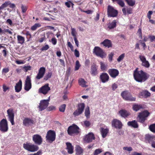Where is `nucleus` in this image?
Returning <instances> with one entry per match:
<instances>
[{
    "label": "nucleus",
    "instance_id": "2",
    "mask_svg": "<svg viewBox=\"0 0 155 155\" xmlns=\"http://www.w3.org/2000/svg\"><path fill=\"white\" fill-rule=\"evenodd\" d=\"M23 147L24 148L31 152H34L37 151L39 149L38 147L36 145L30 143H24Z\"/></svg>",
    "mask_w": 155,
    "mask_h": 155
},
{
    "label": "nucleus",
    "instance_id": "64",
    "mask_svg": "<svg viewBox=\"0 0 155 155\" xmlns=\"http://www.w3.org/2000/svg\"><path fill=\"white\" fill-rule=\"evenodd\" d=\"M152 11H149L147 14V17L148 18L150 19L151 18V15L152 14Z\"/></svg>",
    "mask_w": 155,
    "mask_h": 155
},
{
    "label": "nucleus",
    "instance_id": "15",
    "mask_svg": "<svg viewBox=\"0 0 155 155\" xmlns=\"http://www.w3.org/2000/svg\"><path fill=\"white\" fill-rule=\"evenodd\" d=\"M84 141L87 143L91 142L95 139L94 134L92 133H90L84 136Z\"/></svg>",
    "mask_w": 155,
    "mask_h": 155
},
{
    "label": "nucleus",
    "instance_id": "62",
    "mask_svg": "<svg viewBox=\"0 0 155 155\" xmlns=\"http://www.w3.org/2000/svg\"><path fill=\"white\" fill-rule=\"evenodd\" d=\"M71 4H72V5H73V4L70 1L66 2L65 3V5L68 8H70V7Z\"/></svg>",
    "mask_w": 155,
    "mask_h": 155
},
{
    "label": "nucleus",
    "instance_id": "4",
    "mask_svg": "<svg viewBox=\"0 0 155 155\" xmlns=\"http://www.w3.org/2000/svg\"><path fill=\"white\" fill-rule=\"evenodd\" d=\"M68 132L69 135L73 136L79 133L80 129L76 125L71 126L68 127Z\"/></svg>",
    "mask_w": 155,
    "mask_h": 155
},
{
    "label": "nucleus",
    "instance_id": "47",
    "mask_svg": "<svg viewBox=\"0 0 155 155\" xmlns=\"http://www.w3.org/2000/svg\"><path fill=\"white\" fill-rule=\"evenodd\" d=\"M71 33L72 35L74 37H74H76L77 32L75 29L74 28H71Z\"/></svg>",
    "mask_w": 155,
    "mask_h": 155
},
{
    "label": "nucleus",
    "instance_id": "19",
    "mask_svg": "<svg viewBox=\"0 0 155 155\" xmlns=\"http://www.w3.org/2000/svg\"><path fill=\"white\" fill-rule=\"evenodd\" d=\"M108 73L110 76L113 78H115L118 76L119 74V71L114 69H110L108 70Z\"/></svg>",
    "mask_w": 155,
    "mask_h": 155
},
{
    "label": "nucleus",
    "instance_id": "21",
    "mask_svg": "<svg viewBox=\"0 0 155 155\" xmlns=\"http://www.w3.org/2000/svg\"><path fill=\"white\" fill-rule=\"evenodd\" d=\"M147 138L148 142L151 144L152 147L155 148V137L148 135Z\"/></svg>",
    "mask_w": 155,
    "mask_h": 155
},
{
    "label": "nucleus",
    "instance_id": "34",
    "mask_svg": "<svg viewBox=\"0 0 155 155\" xmlns=\"http://www.w3.org/2000/svg\"><path fill=\"white\" fill-rule=\"evenodd\" d=\"M150 93L147 91H144L141 92L140 94V95L147 97L150 96Z\"/></svg>",
    "mask_w": 155,
    "mask_h": 155
},
{
    "label": "nucleus",
    "instance_id": "27",
    "mask_svg": "<svg viewBox=\"0 0 155 155\" xmlns=\"http://www.w3.org/2000/svg\"><path fill=\"white\" fill-rule=\"evenodd\" d=\"M66 143L68 153L69 154L72 153H73L74 148L71 143L68 142H67Z\"/></svg>",
    "mask_w": 155,
    "mask_h": 155
},
{
    "label": "nucleus",
    "instance_id": "51",
    "mask_svg": "<svg viewBox=\"0 0 155 155\" xmlns=\"http://www.w3.org/2000/svg\"><path fill=\"white\" fill-rule=\"evenodd\" d=\"M47 110L48 111L55 110H56V107L54 106H51L48 107L47 108Z\"/></svg>",
    "mask_w": 155,
    "mask_h": 155
},
{
    "label": "nucleus",
    "instance_id": "9",
    "mask_svg": "<svg viewBox=\"0 0 155 155\" xmlns=\"http://www.w3.org/2000/svg\"><path fill=\"white\" fill-rule=\"evenodd\" d=\"M7 112L8 120L11 122L12 125H14L15 124L14 122L15 114L13 109L12 108H10L7 110Z\"/></svg>",
    "mask_w": 155,
    "mask_h": 155
},
{
    "label": "nucleus",
    "instance_id": "36",
    "mask_svg": "<svg viewBox=\"0 0 155 155\" xmlns=\"http://www.w3.org/2000/svg\"><path fill=\"white\" fill-rule=\"evenodd\" d=\"M133 108L134 110L137 111L142 108L143 107L141 105L135 104L133 106Z\"/></svg>",
    "mask_w": 155,
    "mask_h": 155
},
{
    "label": "nucleus",
    "instance_id": "46",
    "mask_svg": "<svg viewBox=\"0 0 155 155\" xmlns=\"http://www.w3.org/2000/svg\"><path fill=\"white\" fill-rule=\"evenodd\" d=\"M10 4V1H7L5 2L1 6L3 9L5 7H7L8 5Z\"/></svg>",
    "mask_w": 155,
    "mask_h": 155
},
{
    "label": "nucleus",
    "instance_id": "28",
    "mask_svg": "<svg viewBox=\"0 0 155 155\" xmlns=\"http://www.w3.org/2000/svg\"><path fill=\"white\" fill-rule=\"evenodd\" d=\"M75 150L77 155H81L83 154V150L79 146H76Z\"/></svg>",
    "mask_w": 155,
    "mask_h": 155
},
{
    "label": "nucleus",
    "instance_id": "52",
    "mask_svg": "<svg viewBox=\"0 0 155 155\" xmlns=\"http://www.w3.org/2000/svg\"><path fill=\"white\" fill-rule=\"evenodd\" d=\"M74 54L76 57H79L80 56V53L79 51L77 49H75L74 51Z\"/></svg>",
    "mask_w": 155,
    "mask_h": 155
},
{
    "label": "nucleus",
    "instance_id": "11",
    "mask_svg": "<svg viewBox=\"0 0 155 155\" xmlns=\"http://www.w3.org/2000/svg\"><path fill=\"white\" fill-rule=\"evenodd\" d=\"M49 100H44L41 101L38 106L39 110L42 111L45 109L49 104Z\"/></svg>",
    "mask_w": 155,
    "mask_h": 155
},
{
    "label": "nucleus",
    "instance_id": "1",
    "mask_svg": "<svg viewBox=\"0 0 155 155\" xmlns=\"http://www.w3.org/2000/svg\"><path fill=\"white\" fill-rule=\"evenodd\" d=\"M134 76L135 80L138 82L145 81L149 77L147 73L142 70L138 71L137 69L134 71Z\"/></svg>",
    "mask_w": 155,
    "mask_h": 155
},
{
    "label": "nucleus",
    "instance_id": "30",
    "mask_svg": "<svg viewBox=\"0 0 155 155\" xmlns=\"http://www.w3.org/2000/svg\"><path fill=\"white\" fill-rule=\"evenodd\" d=\"M116 23L117 21L116 20H114L112 22H109L108 24V28L109 29L114 28L116 26Z\"/></svg>",
    "mask_w": 155,
    "mask_h": 155
},
{
    "label": "nucleus",
    "instance_id": "29",
    "mask_svg": "<svg viewBox=\"0 0 155 155\" xmlns=\"http://www.w3.org/2000/svg\"><path fill=\"white\" fill-rule=\"evenodd\" d=\"M101 44L106 47L109 48L112 46L111 42L110 40L106 39L103 42H101Z\"/></svg>",
    "mask_w": 155,
    "mask_h": 155
},
{
    "label": "nucleus",
    "instance_id": "14",
    "mask_svg": "<svg viewBox=\"0 0 155 155\" xmlns=\"http://www.w3.org/2000/svg\"><path fill=\"white\" fill-rule=\"evenodd\" d=\"M32 140L36 144L40 145L42 142V138L39 135L36 134L34 135L32 137Z\"/></svg>",
    "mask_w": 155,
    "mask_h": 155
},
{
    "label": "nucleus",
    "instance_id": "53",
    "mask_svg": "<svg viewBox=\"0 0 155 155\" xmlns=\"http://www.w3.org/2000/svg\"><path fill=\"white\" fill-rule=\"evenodd\" d=\"M31 67L30 66H28L24 67L23 69L25 71H27L28 70H30L31 69Z\"/></svg>",
    "mask_w": 155,
    "mask_h": 155
},
{
    "label": "nucleus",
    "instance_id": "12",
    "mask_svg": "<svg viewBox=\"0 0 155 155\" xmlns=\"http://www.w3.org/2000/svg\"><path fill=\"white\" fill-rule=\"evenodd\" d=\"M47 139L52 142L55 139V133L54 131L50 130L48 131L46 136Z\"/></svg>",
    "mask_w": 155,
    "mask_h": 155
},
{
    "label": "nucleus",
    "instance_id": "50",
    "mask_svg": "<svg viewBox=\"0 0 155 155\" xmlns=\"http://www.w3.org/2000/svg\"><path fill=\"white\" fill-rule=\"evenodd\" d=\"M21 8L22 12L25 13L26 11L27 8L26 6L22 5H21Z\"/></svg>",
    "mask_w": 155,
    "mask_h": 155
},
{
    "label": "nucleus",
    "instance_id": "55",
    "mask_svg": "<svg viewBox=\"0 0 155 155\" xmlns=\"http://www.w3.org/2000/svg\"><path fill=\"white\" fill-rule=\"evenodd\" d=\"M118 4L122 7L124 6L125 4L124 2L122 0H120L117 2Z\"/></svg>",
    "mask_w": 155,
    "mask_h": 155
},
{
    "label": "nucleus",
    "instance_id": "6",
    "mask_svg": "<svg viewBox=\"0 0 155 155\" xmlns=\"http://www.w3.org/2000/svg\"><path fill=\"white\" fill-rule=\"evenodd\" d=\"M107 13L108 17H113L116 16L118 13L117 11L110 5H108V6Z\"/></svg>",
    "mask_w": 155,
    "mask_h": 155
},
{
    "label": "nucleus",
    "instance_id": "23",
    "mask_svg": "<svg viewBox=\"0 0 155 155\" xmlns=\"http://www.w3.org/2000/svg\"><path fill=\"white\" fill-rule=\"evenodd\" d=\"M22 87V81L20 80L19 82L16 84L15 86V91L17 92H20L21 89Z\"/></svg>",
    "mask_w": 155,
    "mask_h": 155
},
{
    "label": "nucleus",
    "instance_id": "10",
    "mask_svg": "<svg viewBox=\"0 0 155 155\" xmlns=\"http://www.w3.org/2000/svg\"><path fill=\"white\" fill-rule=\"evenodd\" d=\"M84 107L85 104L84 103L79 104L78 109L73 113V115L74 116H77L81 114L84 111Z\"/></svg>",
    "mask_w": 155,
    "mask_h": 155
},
{
    "label": "nucleus",
    "instance_id": "5",
    "mask_svg": "<svg viewBox=\"0 0 155 155\" xmlns=\"http://www.w3.org/2000/svg\"><path fill=\"white\" fill-rule=\"evenodd\" d=\"M93 52L97 56L101 58L105 57L106 55L103 51L98 47H95L94 48Z\"/></svg>",
    "mask_w": 155,
    "mask_h": 155
},
{
    "label": "nucleus",
    "instance_id": "20",
    "mask_svg": "<svg viewBox=\"0 0 155 155\" xmlns=\"http://www.w3.org/2000/svg\"><path fill=\"white\" fill-rule=\"evenodd\" d=\"M100 78L103 83L107 82L109 79V76L106 73H102L100 75Z\"/></svg>",
    "mask_w": 155,
    "mask_h": 155
},
{
    "label": "nucleus",
    "instance_id": "3",
    "mask_svg": "<svg viewBox=\"0 0 155 155\" xmlns=\"http://www.w3.org/2000/svg\"><path fill=\"white\" fill-rule=\"evenodd\" d=\"M149 114L150 113L147 110H144L139 113L137 117L139 121L142 123H144Z\"/></svg>",
    "mask_w": 155,
    "mask_h": 155
},
{
    "label": "nucleus",
    "instance_id": "45",
    "mask_svg": "<svg viewBox=\"0 0 155 155\" xmlns=\"http://www.w3.org/2000/svg\"><path fill=\"white\" fill-rule=\"evenodd\" d=\"M141 64L142 66L147 68H149L150 65L149 62L147 60L143 63H142Z\"/></svg>",
    "mask_w": 155,
    "mask_h": 155
},
{
    "label": "nucleus",
    "instance_id": "37",
    "mask_svg": "<svg viewBox=\"0 0 155 155\" xmlns=\"http://www.w3.org/2000/svg\"><path fill=\"white\" fill-rule=\"evenodd\" d=\"M125 1L129 5L131 6H134L135 4V2L134 0H125Z\"/></svg>",
    "mask_w": 155,
    "mask_h": 155
},
{
    "label": "nucleus",
    "instance_id": "39",
    "mask_svg": "<svg viewBox=\"0 0 155 155\" xmlns=\"http://www.w3.org/2000/svg\"><path fill=\"white\" fill-rule=\"evenodd\" d=\"M41 26V25L39 23H36L31 28V29L32 31L36 30L38 28Z\"/></svg>",
    "mask_w": 155,
    "mask_h": 155
},
{
    "label": "nucleus",
    "instance_id": "43",
    "mask_svg": "<svg viewBox=\"0 0 155 155\" xmlns=\"http://www.w3.org/2000/svg\"><path fill=\"white\" fill-rule=\"evenodd\" d=\"M125 54L124 53L120 55L117 59V61L118 62L121 61L123 60L125 57Z\"/></svg>",
    "mask_w": 155,
    "mask_h": 155
},
{
    "label": "nucleus",
    "instance_id": "59",
    "mask_svg": "<svg viewBox=\"0 0 155 155\" xmlns=\"http://www.w3.org/2000/svg\"><path fill=\"white\" fill-rule=\"evenodd\" d=\"M51 72H48L46 75L45 76L44 79L47 80L48 78H51Z\"/></svg>",
    "mask_w": 155,
    "mask_h": 155
},
{
    "label": "nucleus",
    "instance_id": "26",
    "mask_svg": "<svg viewBox=\"0 0 155 155\" xmlns=\"http://www.w3.org/2000/svg\"><path fill=\"white\" fill-rule=\"evenodd\" d=\"M23 123L24 125L27 126L32 124L33 121L30 118H26L24 119Z\"/></svg>",
    "mask_w": 155,
    "mask_h": 155
},
{
    "label": "nucleus",
    "instance_id": "60",
    "mask_svg": "<svg viewBox=\"0 0 155 155\" xmlns=\"http://www.w3.org/2000/svg\"><path fill=\"white\" fill-rule=\"evenodd\" d=\"M8 32L9 34H12V32L8 29H5L3 30V33L5 34V33Z\"/></svg>",
    "mask_w": 155,
    "mask_h": 155
},
{
    "label": "nucleus",
    "instance_id": "31",
    "mask_svg": "<svg viewBox=\"0 0 155 155\" xmlns=\"http://www.w3.org/2000/svg\"><path fill=\"white\" fill-rule=\"evenodd\" d=\"M91 74L93 76H95L97 74V71L95 64H93L91 68Z\"/></svg>",
    "mask_w": 155,
    "mask_h": 155
},
{
    "label": "nucleus",
    "instance_id": "49",
    "mask_svg": "<svg viewBox=\"0 0 155 155\" xmlns=\"http://www.w3.org/2000/svg\"><path fill=\"white\" fill-rule=\"evenodd\" d=\"M15 63L18 64H24L25 63V61L21 60H18L15 61Z\"/></svg>",
    "mask_w": 155,
    "mask_h": 155
},
{
    "label": "nucleus",
    "instance_id": "18",
    "mask_svg": "<svg viewBox=\"0 0 155 155\" xmlns=\"http://www.w3.org/2000/svg\"><path fill=\"white\" fill-rule=\"evenodd\" d=\"M50 90L48 84H46L40 88L39 89V92L44 94H47Z\"/></svg>",
    "mask_w": 155,
    "mask_h": 155
},
{
    "label": "nucleus",
    "instance_id": "7",
    "mask_svg": "<svg viewBox=\"0 0 155 155\" xmlns=\"http://www.w3.org/2000/svg\"><path fill=\"white\" fill-rule=\"evenodd\" d=\"M121 95L124 100L131 101H134L136 98L132 97L131 94L128 91H125L121 94Z\"/></svg>",
    "mask_w": 155,
    "mask_h": 155
},
{
    "label": "nucleus",
    "instance_id": "41",
    "mask_svg": "<svg viewBox=\"0 0 155 155\" xmlns=\"http://www.w3.org/2000/svg\"><path fill=\"white\" fill-rule=\"evenodd\" d=\"M149 129L151 132L155 133V124L150 125L149 127Z\"/></svg>",
    "mask_w": 155,
    "mask_h": 155
},
{
    "label": "nucleus",
    "instance_id": "33",
    "mask_svg": "<svg viewBox=\"0 0 155 155\" xmlns=\"http://www.w3.org/2000/svg\"><path fill=\"white\" fill-rule=\"evenodd\" d=\"M17 38L18 43L22 44L24 43L25 39L24 37L20 35H18L17 36Z\"/></svg>",
    "mask_w": 155,
    "mask_h": 155
},
{
    "label": "nucleus",
    "instance_id": "32",
    "mask_svg": "<svg viewBox=\"0 0 155 155\" xmlns=\"http://www.w3.org/2000/svg\"><path fill=\"white\" fill-rule=\"evenodd\" d=\"M78 83L82 87H86L87 86V85L86 84L87 82L83 78H80L78 80Z\"/></svg>",
    "mask_w": 155,
    "mask_h": 155
},
{
    "label": "nucleus",
    "instance_id": "35",
    "mask_svg": "<svg viewBox=\"0 0 155 155\" xmlns=\"http://www.w3.org/2000/svg\"><path fill=\"white\" fill-rule=\"evenodd\" d=\"M101 69L103 71H105L107 70V65L102 62H100Z\"/></svg>",
    "mask_w": 155,
    "mask_h": 155
},
{
    "label": "nucleus",
    "instance_id": "56",
    "mask_svg": "<svg viewBox=\"0 0 155 155\" xmlns=\"http://www.w3.org/2000/svg\"><path fill=\"white\" fill-rule=\"evenodd\" d=\"M84 125L86 126V127H88L89 126L91 125V123L90 122L87 120H85L84 121Z\"/></svg>",
    "mask_w": 155,
    "mask_h": 155
},
{
    "label": "nucleus",
    "instance_id": "16",
    "mask_svg": "<svg viewBox=\"0 0 155 155\" xmlns=\"http://www.w3.org/2000/svg\"><path fill=\"white\" fill-rule=\"evenodd\" d=\"M31 78L29 76L27 77L25 84V89L26 91H28L31 88Z\"/></svg>",
    "mask_w": 155,
    "mask_h": 155
},
{
    "label": "nucleus",
    "instance_id": "40",
    "mask_svg": "<svg viewBox=\"0 0 155 155\" xmlns=\"http://www.w3.org/2000/svg\"><path fill=\"white\" fill-rule=\"evenodd\" d=\"M66 105L65 104H64L61 105L60 106L59 108L60 111L64 112L65 111Z\"/></svg>",
    "mask_w": 155,
    "mask_h": 155
},
{
    "label": "nucleus",
    "instance_id": "44",
    "mask_svg": "<svg viewBox=\"0 0 155 155\" xmlns=\"http://www.w3.org/2000/svg\"><path fill=\"white\" fill-rule=\"evenodd\" d=\"M80 66L81 65L79 63V61H77L75 63V65L74 68L75 70L77 71L78 70Z\"/></svg>",
    "mask_w": 155,
    "mask_h": 155
},
{
    "label": "nucleus",
    "instance_id": "63",
    "mask_svg": "<svg viewBox=\"0 0 155 155\" xmlns=\"http://www.w3.org/2000/svg\"><path fill=\"white\" fill-rule=\"evenodd\" d=\"M57 41L55 38H53L51 39V42L54 45H55L57 43Z\"/></svg>",
    "mask_w": 155,
    "mask_h": 155
},
{
    "label": "nucleus",
    "instance_id": "24",
    "mask_svg": "<svg viewBox=\"0 0 155 155\" xmlns=\"http://www.w3.org/2000/svg\"><path fill=\"white\" fill-rule=\"evenodd\" d=\"M127 124L128 126L134 128H137L138 127V124L135 120L128 121L127 122Z\"/></svg>",
    "mask_w": 155,
    "mask_h": 155
},
{
    "label": "nucleus",
    "instance_id": "8",
    "mask_svg": "<svg viewBox=\"0 0 155 155\" xmlns=\"http://www.w3.org/2000/svg\"><path fill=\"white\" fill-rule=\"evenodd\" d=\"M8 123L5 119H2L0 122V130L2 132H5L8 130Z\"/></svg>",
    "mask_w": 155,
    "mask_h": 155
},
{
    "label": "nucleus",
    "instance_id": "58",
    "mask_svg": "<svg viewBox=\"0 0 155 155\" xmlns=\"http://www.w3.org/2000/svg\"><path fill=\"white\" fill-rule=\"evenodd\" d=\"M137 33L138 34L139 37L141 39L142 38V30L140 28L139 29L137 32Z\"/></svg>",
    "mask_w": 155,
    "mask_h": 155
},
{
    "label": "nucleus",
    "instance_id": "42",
    "mask_svg": "<svg viewBox=\"0 0 155 155\" xmlns=\"http://www.w3.org/2000/svg\"><path fill=\"white\" fill-rule=\"evenodd\" d=\"M102 152V149H98L95 150L93 153L94 155H98Z\"/></svg>",
    "mask_w": 155,
    "mask_h": 155
},
{
    "label": "nucleus",
    "instance_id": "48",
    "mask_svg": "<svg viewBox=\"0 0 155 155\" xmlns=\"http://www.w3.org/2000/svg\"><path fill=\"white\" fill-rule=\"evenodd\" d=\"M139 58L140 60L142 62V63H143L144 61L146 60L145 57L143 55H139Z\"/></svg>",
    "mask_w": 155,
    "mask_h": 155
},
{
    "label": "nucleus",
    "instance_id": "61",
    "mask_svg": "<svg viewBox=\"0 0 155 155\" xmlns=\"http://www.w3.org/2000/svg\"><path fill=\"white\" fill-rule=\"evenodd\" d=\"M49 48V47L48 45H46L42 47L41 50L42 51H46Z\"/></svg>",
    "mask_w": 155,
    "mask_h": 155
},
{
    "label": "nucleus",
    "instance_id": "25",
    "mask_svg": "<svg viewBox=\"0 0 155 155\" xmlns=\"http://www.w3.org/2000/svg\"><path fill=\"white\" fill-rule=\"evenodd\" d=\"M100 131L102 137L103 138H105L106 137L108 132L109 129L108 128H104L101 127L100 129Z\"/></svg>",
    "mask_w": 155,
    "mask_h": 155
},
{
    "label": "nucleus",
    "instance_id": "54",
    "mask_svg": "<svg viewBox=\"0 0 155 155\" xmlns=\"http://www.w3.org/2000/svg\"><path fill=\"white\" fill-rule=\"evenodd\" d=\"M124 150H126L128 151H131L132 150V149L131 147H125L123 148Z\"/></svg>",
    "mask_w": 155,
    "mask_h": 155
},
{
    "label": "nucleus",
    "instance_id": "38",
    "mask_svg": "<svg viewBox=\"0 0 155 155\" xmlns=\"http://www.w3.org/2000/svg\"><path fill=\"white\" fill-rule=\"evenodd\" d=\"M90 114V112L89 108V107H88L85 110V115L87 118H89V117Z\"/></svg>",
    "mask_w": 155,
    "mask_h": 155
},
{
    "label": "nucleus",
    "instance_id": "13",
    "mask_svg": "<svg viewBox=\"0 0 155 155\" xmlns=\"http://www.w3.org/2000/svg\"><path fill=\"white\" fill-rule=\"evenodd\" d=\"M112 126L116 128L121 129L123 126L121 122L117 119H114L111 122Z\"/></svg>",
    "mask_w": 155,
    "mask_h": 155
},
{
    "label": "nucleus",
    "instance_id": "17",
    "mask_svg": "<svg viewBox=\"0 0 155 155\" xmlns=\"http://www.w3.org/2000/svg\"><path fill=\"white\" fill-rule=\"evenodd\" d=\"M45 71L46 70L45 68L43 67L40 68L36 77V78L38 80H39L42 78L45 74Z\"/></svg>",
    "mask_w": 155,
    "mask_h": 155
},
{
    "label": "nucleus",
    "instance_id": "57",
    "mask_svg": "<svg viewBox=\"0 0 155 155\" xmlns=\"http://www.w3.org/2000/svg\"><path fill=\"white\" fill-rule=\"evenodd\" d=\"M2 88L3 91L5 92L7 90L9 89V87L7 86L5 84H4L3 85Z\"/></svg>",
    "mask_w": 155,
    "mask_h": 155
},
{
    "label": "nucleus",
    "instance_id": "22",
    "mask_svg": "<svg viewBox=\"0 0 155 155\" xmlns=\"http://www.w3.org/2000/svg\"><path fill=\"white\" fill-rule=\"evenodd\" d=\"M118 114L122 117L125 118L130 115V113L125 110H121L118 112Z\"/></svg>",
    "mask_w": 155,
    "mask_h": 155
}]
</instances>
